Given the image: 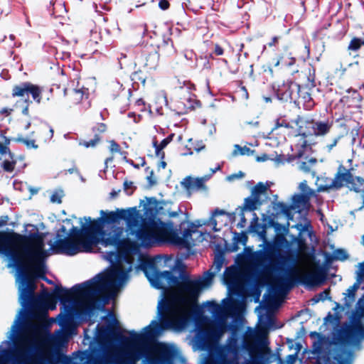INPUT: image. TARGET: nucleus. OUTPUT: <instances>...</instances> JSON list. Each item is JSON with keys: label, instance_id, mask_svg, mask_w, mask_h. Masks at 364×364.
<instances>
[{"label": "nucleus", "instance_id": "1", "mask_svg": "<svg viewBox=\"0 0 364 364\" xmlns=\"http://www.w3.org/2000/svg\"><path fill=\"white\" fill-rule=\"evenodd\" d=\"M145 215L136 208L117 211L100 210V217L92 220L90 217L78 219L80 228L75 227L73 219H65L57 232L50 250L73 256L80 252H89L99 243L105 246L116 245L119 243L123 228L114 225L119 219H124L127 225L137 228L134 235L137 243L142 247H150L156 244L172 240L176 235L171 222H163L148 212L156 206L154 198H146L144 205Z\"/></svg>", "mask_w": 364, "mask_h": 364}, {"label": "nucleus", "instance_id": "2", "mask_svg": "<svg viewBox=\"0 0 364 364\" xmlns=\"http://www.w3.org/2000/svg\"><path fill=\"white\" fill-rule=\"evenodd\" d=\"M224 262L223 254L217 253L211 268L195 279L182 274L176 276L169 271H158L151 265L146 267L151 285L162 290L157 305V318L150 323L156 338L167 330L182 332L187 328L200 294L211 287L213 277L220 271Z\"/></svg>", "mask_w": 364, "mask_h": 364}, {"label": "nucleus", "instance_id": "3", "mask_svg": "<svg viewBox=\"0 0 364 364\" xmlns=\"http://www.w3.org/2000/svg\"><path fill=\"white\" fill-rule=\"evenodd\" d=\"M115 246H117V254L114 255L116 262L105 272L99 274L93 279L86 282L92 283L90 289H95L104 284L110 286L109 289L103 291L96 297V301L102 306H104V300L114 299L127 284L134 266L136 272L143 271L148 279L149 277L146 273V268L148 265H151L159 271L156 264L160 262L161 257L158 256L154 259H146L141 253L139 244L124 240L122 242H119ZM111 257H113V255H111Z\"/></svg>", "mask_w": 364, "mask_h": 364}, {"label": "nucleus", "instance_id": "4", "mask_svg": "<svg viewBox=\"0 0 364 364\" xmlns=\"http://www.w3.org/2000/svg\"><path fill=\"white\" fill-rule=\"evenodd\" d=\"M321 280V274L311 258L301 257L290 267H286L283 262H279L274 267L269 294L264 297L269 306H277L296 283L314 286Z\"/></svg>", "mask_w": 364, "mask_h": 364}, {"label": "nucleus", "instance_id": "5", "mask_svg": "<svg viewBox=\"0 0 364 364\" xmlns=\"http://www.w3.org/2000/svg\"><path fill=\"white\" fill-rule=\"evenodd\" d=\"M352 318L346 342H330L323 338L314 343L313 353L316 355V364H353L354 355L350 343L364 338V306H356Z\"/></svg>", "mask_w": 364, "mask_h": 364}, {"label": "nucleus", "instance_id": "6", "mask_svg": "<svg viewBox=\"0 0 364 364\" xmlns=\"http://www.w3.org/2000/svg\"><path fill=\"white\" fill-rule=\"evenodd\" d=\"M309 197L302 194H295L291 198V205H288L284 203L277 202L273 203V210L275 212L276 217L279 215L284 216L287 220L285 225L279 223L275 224L277 230H279V227H282L285 233L289 232V221L294 218L293 211L300 213L306 208L309 203Z\"/></svg>", "mask_w": 364, "mask_h": 364}, {"label": "nucleus", "instance_id": "7", "mask_svg": "<svg viewBox=\"0 0 364 364\" xmlns=\"http://www.w3.org/2000/svg\"><path fill=\"white\" fill-rule=\"evenodd\" d=\"M42 91L43 89L41 87L31 82H23L14 87L12 95L14 97H21L27 104L22 109L23 114L28 115V105L31 102L28 99L29 95H31L33 100L39 104L41 102Z\"/></svg>", "mask_w": 364, "mask_h": 364}, {"label": "nucleus", "instance_id": "8", "mask_svg": "<svg viewBox=\"0 0 364 364\" xmlns=\"http://www.w3.org/2000/svg\"><path fill=\"white\" fill-rule=\"evenodd\" d=\"M275 224L276 223L274 224V227H275ZM275 230L277 232H282L283 234L277 233L274 238L273 243H271L267 240L266 231L263 230L259 234L260 240L263 242V243L260 245L259 247H262L264 250V254L268 257L272 256V252L274 248L277 249L278 250H280L282 249H289L294 243L292 241L289 242L287 240L284 235H288L289 232L285 233L283 230L282 227H279V230H277V229H275Z\"/></svg>", "mask_w": 364, "mask_h": 364}, {"label": "nucleus", "instance_id": "9", "mask_svg": "<svg viewBox=\"0 0 364 364\" xmlns=\"http://www.w3.org/2000/svg\"><path fill=\"white\" fill-rule=\"evenodd\" d=\"M223 279L229 290L238 294L243 290L245 274L241 267L232 265L227 268Z\"/></svg>", "mask_w": 364, "mask_h": 364}, {"label": "nucleus", "instance_id": "10", "mask_svg": "<svg viewBox=\"0 0 364 364\" xmlns=\"http://www.w3.org/2000/svg\"><path fill=\"white\" fill-rule=\"evenodd\" d=\"M352 176V174L348 171L346 170H345L342 173L338 172V174L336 176L335 178L333 180L332 183L329 186H321L318 188V191H326L332 187L338 188L342 186H347L348 188V185H350Z\"/></svg>", "mask_w": 364, "mask_h": 364}, {"label": "nucleus", "instance_id": "11", "mask_svg": "<svg viewBox=\"0 0 364 364\" xmlns=\"http://www.w3.org/2000/svg\"><path fill=\"white\" fill-rule=\"evenodd\" d=\"M117 336L116 331L109 326H98L97 338L101 344H110Z\"/></svg>", "mask_w": 364, "mask_h": 364}, {"label": "nucleus", "instance_id": "12", "mask_svg": "<svg viewBox=\"0 0 364 364\" xmlns=\"http://www.w3.org/2000/svg\"><path fill=\"white\" fill-rule=\"evenodd\" d=\"M332 124L326 122L316 121L311 123V129L314 134L316 136H324L330 132L331 130Z\"/></svg>", "mask_w": 364, "mask_h": 364}, {"label": "nucleus", "instance_id": "13", "mask_svg": "<svg viewBox=\"0 0 364 364\" xmlns=\"http://www.w3.org/2000/svg\"><path fill=\"white\" fill-rule=\"evenodd\" d=\"M88 88L85 87L83 84L77 82V87L72 90H70L69 95L73 98V103L77 104L80 102L84 96H87Z\"/></svg>", "mask_w": 364, "mask_h": 364}, {"label": "nucleus", "instance_id": "14", "mask_svg": "<svg viewBox=\"0 0 364 364\" xmlns=\"http://www.w3.org/2000/svg\"><path fill=\"white\" fill-rule=\"evenodd\" d=\"M360 284V283L356 282L353 286L348 288L346 293H343V304L347 308H350L355 301V293L358 289Z\"/></svg>", "mask_w": 364, "mask_h": 364}, {"label": "nucleus", "instance_id": "15", "mask_svg": "<svg viewBox=\"0 0 364 364\" xmlns=\"http://www.w3.org/2000/svg\"><path fill=\"white\" fill-rule=\"evenodd\" d=\"M262 205L261 199L257 196L252 195L245 199L244 206L242 208L245 211H254Z\"/></svg>", "mask_w": 364, "mask_h": 364}, {"label": "nucleus", "instance_id": "16", "mask_svg": "<svg viewBox=\"0 0 364 364\" xmlns=\"http://www.w3.org/2000/svg\"><path fill=\"white\" fill-rule=\"evenodd\" d=\"M291 228H296V230H298L300 232L299 236H297V237L292 235L290 236L292 240V242H295L297 249H299V250L304 249L305 248V242L302 240V239L301 238V232L305 230V226H304L302 224H296V225L291 226Z\"/></svg>", "mask_w": 364, "mask_h": 364}, {"label": "nucleus", "instance_id": "17", "mask_svg": "<svg viewBox=\"0 0 364 364\" xmlns=\"http://www.w3.org/2000/svg\"><path fill=\"white\" fill-rule=\"evenodd\" d=\"M224 215H226V213L223 210L216 209L213 212V215L209 220V225L213 228V229L215 231H219L220 230L221 225H220L219 227L218 226V218H219L220 216Z\"/></svg>", "mask_w": 364, "mask_h": 364}, {"label": "nucleus", "instance_id": "18", "mask_svg": "<svg viewBox=\"0 0 364 364\" xmlns=\"http://www.w3.org/2000/svg\"><path fill=\"white\" fill-rule=\"evenodd\" d=\"M348 188L357 193L360 192L364 188V179L361 177L352 176Z\"/></svg>", "mask_w": 364, "mask_h": 364}, {"label": "nucleus", "instance_id": "19", "mask_svg": "<svg viewBox=\"0 0 364 364\" xmlns=\"http://www.w3.org/2000/svg\"><path fill=\"white\" fill-rule=\"evenodd\" d=\"M343 135L341 134H333L330 139H326L325 149L328 152H331L341 139Z\"/></svg>", "mask_w": 364, "mask_h": 364}, {"label": "nucleus", "instance_id": "20", "mask_svg": "<svg viewBox=\"0 0 364 364\" xmlns=\"http://www.w3.org/2000/svg\"><path fill=\"white\" fill-rule=\"evenodd\" d=\"M14 141L20 142L23 144L27 149H37L38 146L36 144V141L31 138H25L21 135H18L17 137L14 139Z\"/></svg>", "mask_w": 364, "mask_h": 364}, {"label": "nucleus", "instance_id": "21", "mask_svg": "<svg viewBox=\"0 0 364 364\" xmlns=\"http://www.w3.org/2000/svg\"><path fill=\"white\" fill-rule=\"evenodd\" d=\"M267 186L263 183H258L251 191V193L261 199L262 196H266Z\"/></svg>", "mask_w": 364, "mask_h": 364}, {"label": "nucleus", "instance_id": "22", "mask_svg": "<svg viewBox=\"0 0 364 364\" xmlns=\"http://www.w3.org/2000/svg\"><path fill=\"white\" fill-rule=\"evenodd\" d=\"M173 136V134H171L167 138L164 139L159 145H156V143H154L156 153L158 156H164V153L162 150L172 141Z\"/></svg>", "mask_w": 364, "mask_h": 364}, {"label": "nucleus", "instance_id": "23", "mask_svg": "<svg viewBox=\"0 0 364 364\" xmlns=\"http://www.w3.org/2000/svg\"><path fill=\"white\" fill-rule=\"evenodd\" d=\"M193 346L198 350H204V331L196 334L193 339Z\"/></svg>", "mask_w": 364, "mask_h": 364}, {"label": "nucleus", "instance_id": "24", "mask_svg": "<svg viewBox=\"0 0 364 364\" xmlns=\"http://www.w3.org/2000/svg\"><path fill=\"white\" fill-rule=\"evenodd\" d=\"M253 153V151L251 150L250 148L247 146H240V145H235L234 146V150H233V154L234 155H251Z\"/></svg>", "mask_w": 364, "mask_h": 364}, {"label": "nucleus", "instance_id": "25", "mask_svg": "<svg viewBox=\"0 0 364 364\" xmlns=\"http://www.w3.org/2000/svg\"><path fill=\"white\" fill-rule=\"evenodd\" d=\"M316 162V160L315 159H310L307 161L301 162L299 165V168L304 172H309L311 166H314Z\"/></svg>", "mask_w": 364, "mask_h": 364}, {"label": "nucleus", "instance_id": "26", "mask_svg": "<svg viewBox=\"0 0 364 364\" xmlns=\"http://www.w3.org/2000/svg\"><path fill=\"white\" fill-rule=\"evenodd\" d=\"M63 196L64 193L63 190H55L50 196V201L54 203H60L62 202V198Z\"/></svg>", "mask_w": 364, "mask_h": 364}, {"label": "nucleus", "instance_id": "27", "mask_svg": "<svg viewBox=\"0 0 364 364\" xmlns=\"http://www.w3.org/2000/svg\"><path fill=\"white\" fill-rule=\"evenodd\" d=\"M332 257L334 259L343 261L348 258V254L346 250L338 249L333 252Z\"/></svg>", "mask_w": 364, "mask_h": 364}, {"label": "nucleus", "instance_id": "28", "mask_svg": "<svg viewBox=\"0 0 364 364\" xmlns=\"http://www.w3.org/2000/svg\"><path fill=\"white\" fill-rule=\"evenodd\" d=\"M299 190L302 192V195L308 196V197H311L314 195V192L313 190H311L307 185V183L306 181H304L300 183L299 184Z\"/></svg>", "mask_w": 364, "mask_h": 364}, {"label": "nucleus", "instance_id": "29", "mask_svg": "<svg viewBox=\"0 0 364 364\" xmlns=\"http://www.w3.org/2000/svg\"><path fill=\"white\" fill-rule=\"evenodd\" d=\"M364 281V262L358 264L356 271V282L361 284Z\"/></svg>", "mask_w": 364, "mask_h": 364}, {"label": "nucleus", "instance_id": "30", "mask_svg": "<svg viewBox=\"0 0 364 364\" xmlns=\"http://www.w3.org/2000/svg\"><path fill=\"white\" fill-rule=\"evenodd\" d=\"M100 138L97 136H95V139L90 140L89 141H82L79 142L80 146H83L86 148L89 147H95L97 144L99 142Z\"/></svg>", "mask_w": 364, "mask_h": 364}, {"label": "nucleus", "instance_id": "31", "mask_svg": "<svg viewBox=\"0 0 364 364\" xmlns=\"http://www.w3.org/2000/svg\"><path fill=\"white\" fill-rule=\"evenodd\" d=\"M157 55L156 54L149 55L146 60V65L150 69L155 68L156 66Z\"/></svg>", "mask_w": 364, "mask_h": 364}, {"label": "nucleus", "instance_id": "32", "mask_svg": "<svg viewBox=\"0 0 364 364\" xmlns=\"http://www.w3.org/2000/svg\"><path fill=\"white\" fill-rule=\"evenodd\" d=\"M209 178V176H204L201 178H193V189L200 188L203 187V183Z\"/></svg>", "mask_w": 364, "mask_h": 364}, {"label": "nucleus", "instance_id": "33", "mask_svg": "<svg viewBox=\"0 0 364 364\" xmlns=\"http://www.w3.org/2000/svg\"><path fill=\"white\" fill-rule=\"evenodd\" d=\"M245 210L242 208L239 209L238 217L240 218V222L237 223V226L240 228H245L247 220L245 216Z\"/></svg>", "mask_w": 364, "mask_h": 364}, {"label": "nucleus", "instance_id": "34", "mask_svg": "<svg viewBox=\"0 0 364 364\" xmlns=\"http://www.w3.org/2000/svg\"><path fill=\"white\" fill-rule=\"evenodd\" d=\"M193 178H191L190 176L185 178L181 182V186L184 187L185 188L189 190V189H193Z\"/></svg>", "mask_w": 364, "mask_h": 364}, {"label": "nucleus", "instance_id": "35", "mask_svg": "<svg viewBox=\"0 0 364 364\" xmlns=\"http://www.w3.org/2000/svg\"><path fill=\"white\" fill-rule=\"evenodd\" d=\"M361 44L362 42L360 39L353 38L348 46V49L351 50H358L360 48Z\"/></svg>", "mask_w": 364, "mask_h": 364}, {"label": "nucleus", "instance_id": "36", "mask_svg": "<svg viewBox=\"0 0 364 364\" xmlns=\"http://www.w3.org/2000/svg\"><path fill=\"white\" fill-rule=\"evenodd\" d=\"M4 139H5V143L4 144L0 143V154L4 155V154L9 153V155H11V154L10 153L9 149L8 148V144H9L10 140L7 139L5 137H4Z\"/></svg>", "mask_w": 364, "mask_h": 364}, {"label": "nucleus", "instance_id": "37", "mask_svg": "<svg viewBox=\"0 0 364 364\" xmlns=\"http://www.w3.org/2000/svg\"><path fill=\"white\" fill-rule=\"evenodd\" d=\"M15 161H10L8 160H5L3 163V168L8 172H11L14 171L15 167Z\"/></svg>", "mask_w": 364, "mask_h": 364}, {"label": "nucleus", "instance_id": "38", "mask_svg": "<svg viewBox=\"0 0 364 364\" xmlns=\"http://www.w3.org/2000/svg\"><path fill=\"white\" fill-rule=\"evenodd\" d=\"M244 176H245V174H244V173L242 171H239V172H237L236 173H233V174L228 176L226 177V181H228L229 182H232V181H234L236 179H240V178H243Z\"/></svg>", "mask_w": 364, "mask_h": 364}, {"label": "nucleus", "instance_id": "39", "mask_svg": "<svg viewBox=\"0 0 364 364\" xmlns=\"http://www.w3.org/2000/svg\"><path fill=\"white\" fill-rule=\"evenodd\" d=\"M236 243H240L242 245H245L247 241V237L245 234H238L234 237Z\"/></svg>", "mask_w": 364, "mask_h": 364}, {"label": "nucleus", "instance_id": "40", "mask_svg": "<svg viewBox=\"0 0 364 364\" xmlns=\"http://www.w3.org/2000/svg\"><path fill=\"white\" fill-rule=\"evenodd\" d=\"M109 144H110L109 151L112 154L120 152L119 146L114 141H113V140L110 141Z\"/></svg>", "mask_w": 364, "mask_h": 364}, {"label": "nucleus", "instance_id": "41", "mask_svg": "<svg viewBox=\"0 0 364 364\" xmlns=\"http://www.w3.org/2000/svg\"><path fill=\"white\" fill-rule=\"evenodd\" d=\"M297 355H289L287 357V364H294L296 360Z\"/></svg>", "mask_w": 364, "mask_h": 364}, {"label": "nucleus", "instance_id": "42", "mask_svg": "<svg viewBox=\"0 0 364 364\" xmlns=\"http://www.w3.org/2000/svg\"><path fill=\"white\" fill-rule=\"evenodd\" d=\"M159 6L162 10H166L169 7V3L166 0H161L160 1Z\"/></svg>", "mask_w": 364, "mask_h": 364}, {"label": "nucleus", "instance_id": "43", "mask_svg": "<svg viewBox=\"0 0 364 364\" xmlns=\"http://www.w3.org/2000/svg\"><path fill=\"white\" fill-rule=\"evenodd\" d=\"M154 173L151 171L150 175L146 177L149 186H152L156 183V181L153 177Z\"/></svg>", "mask_w": 364, "mask_h": 364}, {"label": "nucleus", "instance_id": "44", "mask_svg": "<svg viewBox=\"0 0 364 364\" xmlns=\"http://www.w3.org/2000/svg\"><path fill=\"white\" fill-rule=\"evenodd\" d=\"M329 297V291L328 290H325L322 293L319 294V299L318 300H325Z\"/></svg>", "mask_w": 364, "mask_h": 364}, {"label": "nucleus", "instance_id": "45", "mask_svg": "<svg viewBox=\"0 0 364 364\" xmlns=\"http://www.w3.org/2000/svg\"><path fill=\"white\" fill-rule=\"evenodd\" d=\"M215 53L217 55H223V50L222 48H220L219 46H215Z\"/></svg>", "mask_w": 364, "mask_h": 364}, {"label": "nucleus", "instance_id": "46", "mask_svg": "<svg viewBox=\"0 0 364 364\" xmlns=\"http://www.w3.org/2000/svg\"><path fill=\"white\" fill-rule=\"evenodd\" d=\"M166 46L168 48V51H167L168 54H172L174 52L172 43H171L170 45H168V42H166Z\"/></svg>", "mask_w": 364, "mask_h": 364}, {"label": "nucleus", "instance_id": "47", "mask_svg": "<svg viewBox=\"0 0 364 364\" xmlns=\"http://www.w3.org/2000/svg\"><path fill=\"white\" fill-rule=\"evenodd\" d=\"M274 161L275 164H276L277 166H279V165H280V164H284V161H283V160L281 159V156H279L276 157V158L274 159Z\"/></svg>", "mask_w": 364, "mask_h": 364}, {"label": "nucleus", "instance_id": "48", "mask_svg": "<svg viewBox=\"0 0 364 364\" xmlns=\"http://www.w3.org/2000/svg\"><path fill=\"white\" fill-rule=\"evenodd\" d=\"M277 41H278V38L277 37L273 38L272 40L268 43V46L269 47L274 46L275 43L277 42Z\"/></svg>", "mask_w": 364, "mask_h": 364}, {"label": "nucleus", "instance_id": "49", "mask_svg": "<svg viewBox=\"0 0 364 364\" xmlns=\"http://www.w3.org/2000/svg\"><path fill=\"white\" fill-rule=\"evenodd\" d=\"M98 130L101 132H104L106 130V126L104 124H101L98 126Z\"/></svg>", "mask_w": 364, "mask_h": 364}, {"label": "nucleus", "instance_id": "50", "mask_svg": "<svg viewBox=\"0 0 364 364\" xmlns=\"http://www.w3.org/2000/svg\"><path fill=\"white\" fill-rule=\"evenodd\" d=\"M133 183L131 182V181H125L124 183V188L127 189V188H130L132 186Z\"/></svg>", "mask_w": 364, "mask_h": 364}, {"label": "nucleus", "instance_id": "51", "mask_svg": "<svg viewBox=\"0 0 364 364\" xmlns=\"http://www.w3.org/2000/svg\"><path fill=\"white\" fill-rule=\"evenodd\" d=\"M168 215L169 217L173 218V217L177 216L178 213H177V212L173 211V212H168Z\"/></svg>", "mask_w": 364, "mask_h": 364}, {"label": "nucleus", "instance_id": "52", "mask_svg": "<svg viewBox=\"0 0 364 364\" xmlns=\"http://www.w3.org/2000/svg\"><path fill=\"white\" fill-rule=\"evenodd\" d=\"M166 166V163L165 161H161L159 164V168H165Z\"/></svg>", "mask_w": 364, "mask_h": 364}, {"label": "nucleus", "instance_id": "53", "mask_svg": "<svg viewBox=\"0 0 364 364\" xmlns=\"http://www.w3.org/2000/svg\"><path fill=\"white\" fill-rule=\"evenodd\" d=\"M113 160V158L112 157H109V158H107L106 160H105V165L107 166L109 162H111Z\"/></svg>", "mask_w": 364, "mask_h": 364}, {"label": "nucleus", "instance_id": "54", "mask_svg": "<svg viewBox=\"0 0 364 364\" xmlns=\"http://www.w3.org/2000/svg\"><path fill=\"white\" fill-rule=\"evenodd\" d=\"M30 127H31V122H28L26 124L25 127H24V129H25V130H28V129L30 128Z\"/></svg>", "mask_w": 364, "mask_h": 364}, {"label": "nucleus", "instance_id": "55", "mask_svg": "<svg viewBox=\"0 0 364 364\" xmlns=\"http://www.w3.org/2000/svg\"><path fill=\"white\" fill-rule=\"evenodd\" d=\"M220 168V166H218L217 168H215V169H211V175L213 174L216 171L219 170Z\"/></svg>", "mask_w": 364, "mask_h": 364}, {"label": "nucleus", "instance_id": "56", "mask_svg": "<svg viewBox=\"0 0 364 364\" xmlns=\"http://www.w3.org/2000/svg\"><path fill=\"white\" fill-rule=\"evenodd\" d=\"M53 129L52 128L50 129V138L51 139L53 136Z\"/></svg>", "mask_w": 364, "mask_h": 364}, {"label": "nucleus", "instance_id": "57", "mask_svg": "<svg viewBox=\"0 0 364 364\" xmlns=\"http://www.w3.org/2000/svg\"><path fill=\"white\" fill-rule=\"evenodd\" d=\"M264 100H265L266 102H271V98H269V97H264Z\"/></svg>", "mask_w": 364, "mask_h": 364}, {"label": "nucleus", "instance_id": "58", "mask_svg": "<svg viewBox=\"0 0 364 364\" xmlns=\"http://www.w3.org/2000/svg\"><path fill=\"white\" fill-rule=\"evenodd\" d=\"M204 147H205V146H202V147H200V148L196 149V151H197V152H199L200 150L203 149H204Z\"/></svg>", "mask_w": 364, "mask_h": 364}, {"label": "nucleus", "instance_id": "59", "mask_svg": "<svg viewBox=\"0 0 364 364\" xmlns=\"http://www.w3.org/2000/svg\"><path fill=\"white\" fill-rule=\"evenodd\" d=\"M253 215H254V220H255V221H257L258 218L257 217L256 214L253 213Z\"/></svg>", "mask_w": 364, "mask_h": 364}, {"label": "nucleus", "instance_id": "60", "mask_svg": "<svg viewBox=\"0 0 364 364\" xmlns=\"http://www.w3.org/2000/svg\"><path fill=\"white\" fill-rule=\"evenodd\" d=\"M137 103H138L139 105H140L141 103H143L142 100H141V99H140V100H138V102H137Z\"/></svg>", "mask_w": 364, "mask_h": 364}, {"label": "nucleus", "instance_id": "61", "mask_svg": "<svg viewBox=\"0 0 364 364\" xmlns=\"http://www.w3.org/2000/svg\"><path fill=\"white\" fill-rule=\"evenodd\" d=\"M34 134L35 132H32L31 134H30V136L32 137L34 136Z\"/></svg>", "mask_w": 364, "mask_h": 364}, {"label": "nucleus", "instance_id": "62", "mask_svg": "<svg viewBox=\"0 0 364 364\" xmlns=\"http://www.w3.org/2000/svg\"><path fill=\"white\" fill-rule=\"evenodd\" d=\"M68 90L67 89H65V91H64L65 95H68Z\"/></svg>", "mask_w": 364, "mask_h": 364}, {"label": "nucleus", "instance_id": "63", "mask_svg": "<svg viewBox=\"0 0 364 364\" xmlns=\"http://www.w3.org/2000/svg\"><path fill=\"white\" fill-rule=\"evenodd\" d=\"M279 60H277V63H275V66L279 65Z\"/></svg>", "mask_w": 364, "mask_h": 364}, {"label": "nucleus", "instance_id": "64", "mask_svg": "<svg viewBox=\"0 0 364 364\" xmlns=\"http://www.w3.org/2000/svg\"><path fill=\"white\" fill-rule=\"evenodd\" d=\"M362 240H363V244H364V235H363V237H362Z\"/></svg>", "mask_w": 364, "mask_h": 364}]
</instances>
